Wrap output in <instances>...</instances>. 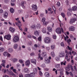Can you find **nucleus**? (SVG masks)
<instances>
[{
	"instance_id": "nucleus-40",
	"label": "nucleus",
	"mask_w": 77,
	"mask_h": 77,
	"mask_svg": "<svg viewBox=\"0 0 77 77\" xmlns=\"http://www.w3.org/2000/svg\"><path fill=\"white\" fill-rule=\"evenodd\" d=\"M72 14L69 11L67 12V15L68 17H70V16H71Z\"/></svg>"
},
{
	"instance_id": "nucleus-11",
	"label": "nucleus",
	"mask_w": 77,
	"mask_h": 77,
	"mask_svg": "<svg viewBox=\"0 0 77 77\" xmlns=\"http://www.w3.org/2000/svg\"><path fill=\"white\" fill-rule=\"evenodd\" d=\"M3 16L4 17V18L6 19V18H7L8 16V13L6 12H5L4 13Z\"/></svg>"
},
{
	"instance_id": "nucleus-50",
	"label": "nucleus",
	"mask_w": 77,
	"mask_h": 77,
	"mask_svg": "<svg viewBox=\"0 0 77 77\" xmlns=\"http://www.w3.org/2000/svg\"><path fill=\"white\" fill-rule=\"evenodd\" d=\"M12 71L14 73H15L16 74L17 73V70H16V69H13Z\"/></svg>"
},
{
	"instance_id": "nucleus-54",
	"label": "nucleus",
	"mask_w": 77,
	"mask_h": 77,
	"mask_svg": "<svg viewBox=\"0 0 77 77\" xmlns=\"http://www.w3.org/2000/svg\"><path fill=\"white\" fill-rule=\"evenodd\" d=\"M53 38L54 39H56V38H57V36L56 35H54L53 36Z\"/></svg>"
},
{
	"instance_id": "nucleus-29",
	"label": "nucleus",
	"mask_w": 77,
	"mask_h": 77,
	"mask_svg": "<svg viewBox=\"0 0 77 77\" xmlns=\"http://www.w3.org/2000/svg\"><path fill=\"white\" fill-rule=\"evenodd\" d=\"M51 48L52 50H54L55 48V45H52L51 46Z\"/></svg>"
},
{
	"instance_id": "nucleus-60",
	"label": "nucleus",
	"mask_w": 77,
	"mask_h": 77,
	"mask_svg": "<svg viewBox=\"0 0 77 77\" xmlns=\"http://www.w3.org/2000/svg\"><path fill=\"white\" fill-rule=\"evenodd\" d=\"M67 48H68V50H70V51L72 50V48L69 47V46H67Z\"/></svg>"
},
{
	"instance_id": "nucleus-39",
	"label": "nucleus",
	"mask_w": 77,
	"mask_h": 77,
	"mask_svg": "<svg viewBox=\"0 0 77 77\" xmlns=\"http://www.w3.org/2000/svg\"><path fill=\"white\" fill-rule=\"evenodd\" d=\"M36 27H37V29H40L41 27V24H38L36 25Z\"/></svg>"
},
{
	"instance_id": "nucleus-51",
	"label": "nucleus",
	"mask_w": 77,
	"mask_h": 77,
	"mask_svg": "<svg viewBox=\"0 0 77 77\" xmlns=\"http://www.w3.org/2000/svg\"><path fill=\"white\" fill-rule=\"evenodd\" d=\"M70 67L71 68V71L73 72V71H74V69H73V67H72V65H70Z\"/></svg>"
},
{
	"instance_id": "nucleus-55",
	"label": "nucleus",
	"mask_w": 77,
	"mask_h": 77,
	"mask_svg": "<svg viewBox=\"0 0 77 77\" xmlns=\"http://www.w3.org/2000/svg\"><path fill=\"white\" fill-rule=\"evenodd\" d=\"M46 48L47 50H50V47L49 46H47L46 47Z\"/></svg>"
},
{
	"instance_id": "nucleus-20",
	"label": "nucleus",
	"mask_w": 77,
	"mask_h": 77,
	"mask_svg": "<svg viewBox=\"0 0 77 77\" xmlns=\"http://www.w3.org/2000/svg\"><path fill=\"white\" fill-rule=\"evenodd\" d=\"M34 35H36L37 36H39V33L38 32V31H35L34 32Z\"/></svg>"
},
{
	"instance_id": "nucleus-52",
	"label": "nucleus",
	"mask_w": 77,
	"mask_h": 77,
	"mask_svg": "<svg viewBox=\"0 0 77 77\" xmlns=\"http://www.w3.org/2000/svg\"><path fill=\"white\" fill-rule=\"evenodd\" d=\"M66 5L68 6V5H69V1L68 0H66Z\"/></svg>"
},
{
	"instance_id": "nucleus-33",
	"label": "nucleus",
	"mask_w": 77,
	"mask_h": 77,
	"mask_svg": "<svg viewBox=\"0 0 77 77\" xmlns=\"http://www.w3.org/2000/svg\"><path fill=\"white\" fill-rule=\"evenodd\" d=\"M21 5L23 9H25L26 8V7L24 6V2H22L21 3Z\"/></svg>"
},
{
	"instance_id": "nucleus-37",
	"label": "nucleus",
	"mask_w": 77,
	"mask_h": 77,
	"mask_svg": "<svg viewBox=\"0 0 77 77\" xmlns=\"http://www.w3.org/2000/svg\"><path fill=\"white\" fill-rule=\"evenodd\" d=\"M33 71L35 73V74H37L38 72V69L37 68H35L33 69Z\"/></svg>"
},
{
	"instance_id": "nucleus-16",
	"label": "nucleus",
	"mask_w": 77,
	"mask_h": 77,
	"mask_svg": "<svg viewBox=\"0 0 77 77\" xmlns=\"http://www.w3.org/2000/svg\"><path fill=\"white\" fill-rule=\"evenodd\" d=\"M42 32L43 33H47V29L46 28H43L42 30Z\"/></svg>"
},
{
	"instance_id": "nucleus-5",
	"label": "nucleus",
	"mask_w": 77,
	"mask_h": 77,
	"mask_svg": "<svg viewBox=\"0 0 77 77\" xmlns=\"http://www.w3.org/2000/svg\"><path fill=\"white\" fill-rule=\"evenodd\" d=\"M22 71L23 72H25V73H29L30 71L29 69L25 67L22 70Z\"/></svg>"
},
{
	"instance_id": "nucleus-38",
	"label": "nucleus",
	"mask_w": 77,
	"mask_h": 77,
	"mask_svg": "<svg viewBox=\"0 0 77 77\" xmlns=\"http://www.w3.org/2000/svg\"><path fill=\"white\" fill-rule=\"evenodd\" d=\"M25 77H31L30 74H27L25 75Z\"/></svg>"
},
{
	"instance_id": "nucleus-14",
	"label": "nucleus",
	"mask_w": 77,
	"mask_h": 77,
	"mask_svg": "<svg viewBox=\"0 0 77 77\" xmlns=\"http://www.w3.org/2000/svg\"><path fill=\"white\" fill-rule=\"evenodd\" d=\"M75 29V28H74V27L73 26H70L69 28V31H74V30Z\"/></svg>"
},
{
	"instance_id": "nucleus-13",
	"label": "nucleus",
	"mask_w": 77,
	"mask_h": 77,
	"mask_svg": "<svg viewBox=\"0 0 77 77\" xmlns=\"http://www.w3.org/2000/svg\"><path fill=\"white\" fill-rule=\"evenodd\" d=\"M11 61H12L13 62H16L18 61V59L16 58H11L10 59Z\"/></svg>"
},
{
	"instance_id": "nucleus-64",
	"label": "nucleus",
	"mask_w": 77,
	"mask_h": 77,
	"mask_svg": "<svg viewBox=\"0 0 77 77\" xmlns=\"http://www.w3.org/2000/svg\"><path fill=\"white\" fill-rule=\"evenodd\" d=\"M19 77H23V74H22L21 73H20L19 74Z\"/></svg>"
},
{
	"instance_id": "nucleus-12",
	"label": "nucleus",
	"mask_w": 77,
	"mask_h": 77,
	"mask_svg": "<svg viewBox=\"0 0 77 77\" xmlns=\"http://www.w3.org/2000/svg\"><path fill=\"white\" fill-rule=\"evenodd\" d=\"M9 30L10 32H12V33H14L15 30V28L11 27H9Z\"/></svg>"
},
{
	"instance_id": "nucleus-47",
	"label": "nucleus",
	"mask_w": 77,
	"mask_h": 77,
	"mask_svg": "<svg viewBox=\"0 0 77 77\" xmlns=\"http://www.w3.org/2000/svg\"><path fill=\"white\" fill-rule=\"evenodd\" d=\"M58 71H60L61 72L63 71V69L62 68V67H61L59 69H57Z\"/></svg>"
},
{
	"instance_id": "nucleus-41",
	"label": "nucleus",
	"mask_w": 77,
	"mask_h": 77,
	"mask_svg": "<svg viewBox=\"0 0 77 77\" xmlns=\"http://www.w3.org/2000/svg\"><path fill=\"white\" fill-rule=\"evenodd\" d=\"M48 23L47 22L45 21V22H43V24L44 26H46Z\"/></svg>"
},
{
	"instance_id": "nucleus-34",
	"label": "nucleus",
	"mask_w": 77,
	"mask_h": 77,
	"mask_svg": "<svg viewBox=\"0 0 77 77\" xmlns=\"http://www.w3.org/2000/svg\"><path fill=\"white\" fill-rule=\"evenodd\" d=\"M51 55L52 57H55V54L54 52H52L51 53Z\"/></svg>"
},
{
	"instance_id": "nucleus-62",
	"label": "nucleus",
	"mask_w": 77,
	"mask_h": 77,
	"mask_svg": "<svg viewBox=\"0 0 77 77\" xmlns=\"http://www.w3.org/2000/svg\"><path fill=\"white\" fill-rule=\"evenodd\" d=\"M19 62L20 63H23V61L21 60H19Z\"/></svg>"
},
{
	"instance_id": "nucleus-32",
	"label": "nucleus",
	"mask_w": 77,
	"mask_h": 77,
	"mask_svg": "<svg viewBox=\"0 0 77 77\" xmlns=\"http://www.w3.org/2000/svg\"><path fill=\"white\" fill-rule=\"evenodd\" d=\"M31 29H35L36 27V26L35 25H33L30 27Z\"/></svg>"
},
{
	"instance_id": "nucleus-28",
	"label": "nucleus",
	"mask_w": 77,
	"mask_h": 77,
	"mask_svg": "<svg viewBox=\"0 0 77 77\" xmlns=\"http://www.w3.org/2000/svg\"><path fill=\"white\" fill-rule=\"evenodd\" d=\"M45 62L46 63H50V60L49 59H47L45 60Z\"/></svg>"
},
{
	"instance_id": "nucleus-53",
	"label": "nucleus",
	"mask_w": 77,
	"mask_h": 77,
	"mask_svg": "<svg viewBox=\"0 0 77 77\" xmlns=\"http://www.w3.org/2000/svg\"><path fill=\"white\" fill-rule=\"evenodd\" d=\"M42 22H44L45 21V17L42 18Z\"/></svg>"
},
{
	"instance_id": "nucleus-24",
	"label": "nucleus",
	"mask_w": 77,
	"mask_h": 77,
	"mask_svg": "<svg viewBox=\"0 0 77 77\" xmlns=\"http://www.w3.org/2000/svg\"><path fill=\"white\" fill-rule=\"evenodd\" d=\"M66 61H65L64 62L63 61L61 63V65H63L64 66L66 65Z\"/></svg>"
},
{
	"instance_id": "nucleus-35",
	"label": "nucleus",
	"mask_w": 77,
	"mask_h": 77,
	"mask_svg": "<svg viewBox=\"0 0 77 77\" xmlns=\"http://www.w3.org/2000/svg\"><path fill=\"white\" fill-rule=\"evenodd\" d=\"M38 40L39 42H41L42 41V37L40 36L38 38Z\"/></svg>"
},
{
	"instance_id": "nucleus-56",
	"label": "nucleus",
	"mask_w": 77,
	"mask_h": 77,
	"mask_svg": "<svg viewBox=\"0 0 77 77\" xmlns=\"http://www.w3.org/2000/svg\"><path fill=\"white\" fill-rule=\"evenodd\" d=\"M39 74L40 76H42V72L41 71H39Z\"/></svg>"
},
{
	"instance_id": "nucleus-3",
	"label": "nucleus",
	"mask_w": 77,
	"mask_h": 77,
	"mask_svg": "<svg viewBox=\"0 0 77 77\" xmlns=\"http://www.w3.org/2000/svg\"><path fill=\"white\" fill-rule=\"evenodd\" d=\"M10 69H7V72L8 74L9 75H11L14 76L15 75V74L13 73L12 71H10Z\"/></svg>"
},
{
	"instance_id": "nucleus-61",
	"label": "nucleus",
	"mask_w": 77,
	"mask_h": 77,
	"mask_svg": "<svg viewBox=\"0 0 77 77\" xmlns=\"http://www.w3.org/2000/svg\"><path fill=\"white\" fill-rule=\"evenodd\" d=\"M61 45L62 47H64V44H63V42H62L61 43Z\"/></svg>"
},
{
	"instance_id": "nucleus-42",
	"label": "nucleus",
	"mask_w": 77,
	"mask_h": 77,
	"mask_svg": "<svg viewBox=\"0 0 77 77\" xmlns=\"http://www.w3.org/2000/svg\"><path fill=\"white\" fill-rule=\"evenodd\" d=\"M60 64H57L56 66V68H57L59 69V68H60Z\"/></svg>"
},
{
	"instance_id": "nucleus-43",
	"label": "nucleus",
	"mask_w": 77,
	"mask_h": 77,
	"mask_svg": "<svg viewBox=\"0 0 77 77\" xmlns=\"http://www.w3.org/2000/svg\"><path fill=\"white\" fill-rule=\"evenodd\" d=\"M18 24L19 25V26H21L22 25H21V22L19 20H18L17 21V22Z\"/></svg>"
},
{
	"instance_id": "nucleus-63",
	"label": "nucleus",
	"mask_w": 77,
	"mask_h": 77,
	"mask_svg": "<svg viewBox=\"0 0 77 77\" xmlns=\"http://www.w3.org/2000/svg\"><path fill=\"white\" fill-rule=\"evenodd\" d=\"M3 10L2 9H0V13H3Z\"/></svg>"
},
{
	"instance_id": "nucleus-4",
	"label": "nucleus",
	"mask_w": 77,
	"mask_h": 77,
	"mask_svg": "<svg viewBox=\"0 0 77 77\" xmlns=\"http://www.w3.org/2000/svg\"><path fill=\"white\" fill-rule=\"evenodd\" d=\"M65 56V52H60L59 55V57H64Z\"/></svg>"
},
{
	"instance_id": "nucleus-44",
	"label": "nucleus",
	"mask_w": 77,
	"mask_h": 77,
	"mask_svg": "<svg viewBox=\"0 0 77 77\" xmlns=\"http://www.w3.org/2000/svg\"><path fill=\"white\" fill-rule=\"evenodd\" d=\"M61 15L63 17V18H65V14L63 12H62L61 13Z\"/></svg>"
},
{
	"instance_id": "nucleus-15",
	"label": "nucleus",
	"mask_w": 77,
	"mask_h": 77,
	"mask_svg": "<svg viewBox=\"0 0 77 77\" xmlns=\"http://www.w3.org/2000/svg\"><path fill=\"white\" fill-rule=\"evenodd\" d=\"M30 61L31 63H33L34 64L36 65V60L35 59H32Z\"/></svg>"
},
{
	"instance_id": "nucleus-18",
	"label": "nucleus",
	"mask_w": 77,
	"mask_h": 77,
	"mask_svg": "<svg viewBox=\"0 0 77 77\" xmlns=\"http://www.w3.org/2000/svg\"><path fill=\"white\" fill-rule=\"evenodd\" d=\"M44 76L45 77H50V74L48 72H46L44 74Z\"/></svg>"
},
{
	"instance_id": "nucleus-19",
	"label": "nucleus",
	"mask_w": 77,
	"mask_h": 77,
	"mask_svg": "<svg viewBox=\"0 0 77 77\" xmlns=\"http://www.w3.org/2000/svg\"><path fill=\"white\" fill-rule=\"evenodd\" d=\"M77 7L76 6H74L72 8V10L74 11H77Z\"/></svg>"
},
{
	"instance_id": "nucleus-36",
	"label": "nucleus",
	"mask_w": 77,
	"mask_h": 77,
	"mask_svg": "<svg viewBox=\"0 0 77 77\" xmlns=\"http://www.w3.org/2000/svg\"><path fill=\"white\" fill-rule=\"evenodd\" d=\"M10 11L11 13H14V9H13V8H11L10 10Z\"/></svg>"
},
{
	"instance_id": "nucleus-30",
	"label": "nucleus",
	"mask_w": 77,
	"mask_h": 77,
	"mask_svg": "<svg viewBox=\"0 0 77 77\" xmlns=\"http://www.w3.org/2000/svg\"><path fill=\"white\" fill-rule=\"evenodd\" d=\"M63 36L64 38V40L66 41L67 39H68L69 38V37H68V36L67 35H66V37L64 36V35H63Z\"/></svg>"
},
{
	"instance_id": "nucleus-59",
	"label": "nucleus",
	"mask_w": 77,
	"mask_h": 77,
	"mask_svg": "<svg viewBox=\"0 0 77 77\" xmlns=\"http://www.w3.org/2000/svg\"><path fill=\"white\" fill-rule=\"evenodd\" d=\"M30 55L31 56H33L35 55V53H34V52H32L30 54Z\"/></svg>"
},
{
	"instance_id": "nucleus-8",
	"label": "nucleus",
	"mask_w": 77,
	"mask_h": 77,
	"mask_svg": "<svg viewBox=\"0 0 77 77\" xmlns=\"http://www.w3.org/2000/svg\"><path fill=\"white\" fill-rule=\"evenodd\" d=\"M32 9L33 11H37L38 9V7L36 5H32Z\"/></svg>"
},
{
	"instance_id": "nucleus-2",
	"label": "nucleus",
	"mask_w": 77,
	"mask_h": 77,
	"mask_svg": "<svg viewBox=\"0 0 77 77\" xmlns=\"http://www.w3.org/2000/svg\"><path fill=\"white\" fill-rule=\"evenodd\" d=\"M19 37L17 36H16L14 37L12 41L13 42L16 43L19 41Z\"/></svg>"
},
{
	"instance_id": "nucleus-49",
	"label": "nucleus",
	"mask_w": 77,
	"mask_h": 77,
	"mask_svg": "<svg viewBox=\"0 0 77 77\" xmlns=\"http://www.w3.org/2000/svg\"><path fill=\"white\" fill-rule=\"evenodd\" d=\"M76 66H77V64H75V66H74V69L76 71H77V68L76 67Z\"/></svg>"
},
{
	"instance_id": "nucleus-27",
	"label": "nucleus",
	"mask_w": 77,
	"mask_h": 77,
	"mask_svg": "<svg viewBox=\"0 0 77 77\" xmlns=\"http://www.w3.org/2000/svg\"><path fill=\"white\" fill-rule=\"evenodd\" d=\"M15 24H16L17 26H18L19 27L20 30L21 31H22V30H23V29H22L21 27V26H19V25H18V23L17 22L15 23Z\"/></svg>"
},
{
	"instance_id": "nucleus-6",
	"label": "nucleus",
	"mask_w": 77,
	"mask_h": 77,
	"mask_svg": "<svg viewBox=\"0 0 77 77\" xmlns=\"http://www.w3.org/2000/svg\"><path fill=\"white\" fill-rule=\"evenodd\" d=\"M76 20L77 18H72L70 20V24H73V23H74Z\"/></svg>"
},
{
	"instance_id": "nucleus-7",
	"label": "nucleus",
	"mask_w": 77,
	"mask_h": 77,
	"mask_svg": "<svg viewBox=\"0 0 77 77\" xmlns=\"http://www.w3.org/2000/svg\"><path fill=\"white\" fill-rule=\"evenodd\" d=\"M11 36L10 35V34H8V35H7L4 36V38L5 39H6L7 40H10L11 39Z\"/></svg>"
},
{
	"instance_id": "nucleus-46",
	"label": "nucleus",
	"mask_w": 77,
	"mask_h": 77,
	"mask_svg": "<svg viewBox=\"0 0 77 77\" xmlns=\"http://www.w3.org/2000/svg\"><path fill=\"white\" fill-rule=\"evenodd\" d=\"M66 71H70V67H67L65 68Z\"/></svg>"
},
{
	"instance_id": "nucleus-25",
	"label": "nucleus",
	"mask_w": 77,
	"mask_h": 77,
	"mask_svg": "<svg viewBox=\"0 0 77 77\" xmlns=\"http://www.w3.org/2000/svg\"><path fill=\"white\" fill-rule=\"evenodd\" d=\"M5 51V48H3L0 47V52L1 53H2V52H3Z\"/></svg>"
},
{
	"instance_id": "nucleus-26",
	"label": "nucleus",
	"mask_w": 77,
	"mask_h": 77,
	"mask_svg": "<svg viewBox=\"0 0 77 77\" xmlns=\"http://www.w3.org/2000/svg\"><path fill=\"white\" fill-rule=\"evenodd\" d=\"M38 59H39V58L41 60H43V57H41V54L39 53L38 54Z\"/></svg>"
},
{
	"instance_id": "nucleus-22",
	"label": "nucleus",
	"mask_w": 77,
	"mask_h": 77,
	"mask_svg": "<svg viewBox=\"0 0 77 77\" xmlns=\"http://www.w3.org/2000/svg\"><path fill=\"white\" fill-rule=\"evenodd\" d=\"M30 75L31 77H35V73L33 72L30 73Z\"/></svg>"
},
{
	"instance_id": "nucleus-58",
	"label": "nucleus",
	"mask_w": 77,
	"mask_h": 77,
	"mask_svg": "<svg viewBox=\"0 0 77 77\" xmlns=\"http://www.w3.org/2000/svg\"><path fill=\"white\" fill-rule=\"evenodd\" d=\"M60 75L61 76H63V71L62 72V71H60Z\"/></svg>"
},
{
	"instance_id": "nucleus-10",
	"label": "nucleus",
	"mask_w": 77,
	"mask_h": 77,
	"mask_svg": "<svg viewBox=\"0 0 77 77\" xmlns=\"http://www.w3.org/2000/svg\"><path fill=\"white\" fill-rule=\"evenodd\" d=\"M56 32L58 34H60L61 33V29L60 28H58L56 29Z\"/></svg>"
},
{
	"instance_id": "nucleus-48",
	"label": "nucleus",
	"mask_w": 77,
	"mask_h": 77,
	"mask_svg": "<svg viewBox=\"0 0 77 77\" xmlns=\"http://www.w3.org/2000/svg\"><path fill=\"white\" fill-rule=\"evenodd\" d=\"M69 36L71 39H72V40L74 39V37L72 35H70Z\"/></svg>"
},
{
	"instance_id": "nucleus-21",
	"label": "nucleus",
	"mask_w": 77,
	"mask_h": 77,
	"mask_svg": "<svg viewBox=\"0 0 77 77\" xmlns=\"http://www.w3.org/2000/svg\"><path fill=\"white\" fill-rule=\"evenodd\" d=\"M18 44H17V43L15 44L13 46L14 48V49H17V48L18 47Z\"/></svg>"
},
{
	"instance_id": "nucleus-23",
	"label": "nucleus",
	"mask_w": 77,
	"mask_h": 77,
	"mask_svg": "<svg viewBox=\"0 0 77 77\" xmlns=\"http://www.w3.org/2000/svg\"><path fill=\"white\" fill-rule=\"evenodd\" d=\"M8 51L9 53H12L13 52V49L11 48H9Z\"/></svg>"
},
{
	"instance_id": "nucleus-17",
	"label": "nucleus",
	"mask_w": 77,
	"mask_h": 77,
	"mask_svg": "<svg viewBox=\"0 0 77 77\" xmlns=\"http://www.w3.org/2000/svg\"><path fill=\"white\" fill-rule=\"evenodd\" d=\"M47 30L48 32H52L53 30V29H52V28L51 27L48 26L47 28Z\"/></svg>"
},
{
	"instance_id": "nucleus-31",
	"label": "nucleus",
	"mask_w": 77,
	"mask_h": 77,
	"mask_svg": "<svg viewBox=\"0 0 77 77\" xmlns=\"http://www.w3.org/2000/svg\"><path fill=\"white\" fill-rule=\"evenodd\" d=\"M8 54V53L7 52H5L3 53V55L4 56H7Z\"/></svg>"
},
{
	"instance_id": "nucleus-45",
	"label": "nucleus",
	"mask_w": 77,
	"mask_h": 77,
	"mask_svg": "<svg viewBox=\"0 0 77 77\" xmlns=\"http://www.w3.org/2000/svg\"><path fill=\"white\" fill-rule=\"evenodd\" d=\"M56 6L58 7H59V6H60V2H59L58 1L57 2Z\"/></svg>"
},
{
	"instance_id": "nucleus-1",
	"label": "nucleus",
	"mask_w": 77,
	"mask_h": 77,
	"mask_svg": "<svg viewBox=\"0 0 77 77\" xmlns=\"http://www.w3.org/2000/svg\"><path fill=\"white\" fill-rule=\"evenodd\" d=\"M51 42V38L50 37H46L44 39V42L45 44H49Z\"/></svg>"
},
{
	"instance_id": "nucleus-9",
	"label": "nucleus",
	"mask_w": 77,
	"mask_h": 77,
	"mask_svg": "<svg viewBox=\"0 0 77 77\" xmlns=\"http://www.w3.org/2000/svg\"><path fill=\"white\" fill-rule=\"evenodd\" d=\"M30 63V60H27L25 62V65L27 66H29Z\"/></svg>"
},
{
	"instance_id": "nucleus-57",
	"label": "nucleus",
	"mask_w": 77,
	"mask_h": 77,
	"mask_svg": "<svg viewBox=\"0 0 77 77\" xmlns=\"http://www.w3.org/2000/svg\"><path fill=\"white\" fill-rule=\"evenodd\" d=\"M69 73L70 75H71L72 77H73L74 76V75H73L72 72H69Z\"/></svg>"
}]
</instances>
